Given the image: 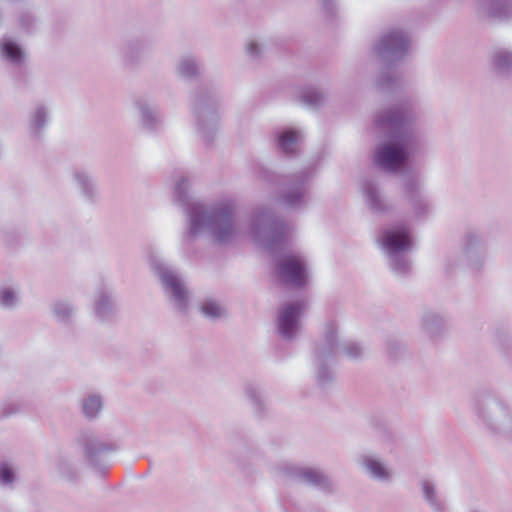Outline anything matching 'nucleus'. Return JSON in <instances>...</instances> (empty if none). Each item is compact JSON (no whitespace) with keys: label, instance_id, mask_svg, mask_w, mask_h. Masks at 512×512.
Returning <instances> with one entry per match:
<instances>
[{"label":"nucleus","instance_id":"09e8293b","mask_svg":"<svg viewBox=\"0 0 512 512\" xmlns=\"http://www.w3.org/2000/svg\"><path fill=\"white\" fill-rule=\"evenodd\" d=\"M13 412H14V410H13V411H11V412H5V415H9V414H11V413H13Z\"/></svg>","mask_w":512,"mask_h":512},{"label":"nucleus","instance_id":"a19ab883","mask_svg":"<svg viewBox=\"0 0 512 512\" xmlns=\"http://www.w3.org/2000/svg\"><path fill=\"white\" fill-rule=\"evenodd\" d=\"M53 314L60 322L66 323L73 315L72 305L66 301H56L52 306Z\"/></svg>","mask_w":512,"mask_h":512},{"label":"nucleus","instance_id":"4468645a","mask_svg":"<svg viewBox=\"0 0 512 512\" xmlns=\"http://www.w3.org/2000/svg\"><path fill=\"white\" fill-rule=\"evenodd\" d=\"M360 465L365 473L372 479L382 483L391 482L394 471L380 456L373 453H365L360 456Z\"/></svg>","mask_w":512,"mask_h":512},{"label":"nucleus","instance_id":"6ab92c4d","mask_svg":"<svg viewBox=\"0 0 512 512\" xmlns=\"http://www.w3.org/2000/svg\"><path fill=\"white\" fill-rule=\"evenodd\" d=\"M50 119V109L43 103H36L28 116L27 129L32 138H40Z\"/></svg>","mask_w":512,"mask_h":512},{"label":"nucleus","instance_id":"49530a36","mask_svg":"<svg viewBox=\"0 0 512 512\" xmlns=\"http://www.w3.org/2000/svg\"><path fill=\"white\" fill-rule=\"evenodd\" d=\"M20 21H21V24L23 27H28V25L32 21V18H31V16L26 15V16H23Z\"/></svg>","mask_w":512,"mask_h":512},{"label":"nucleus","instance_id":"393cba45","mask_svg":"<svg viewBox=\"0 0 512 512\" xmlns=\"http://www.w3.org/2000/svg\"><path fill=\"white\" fill-rule=\"evenodd\" d=\"M481 9L488 17L497 20L512 16V4L506 0H484Z\"/></svg>","mask_w":512,"mask_h":512},{"label":"nucleus","instance_id":"ddd939ff","mask_svg":"<svg viewBox=\"0 0 512 512\" xmlns=\"http://www.w3.org/2000/svg\"><path fill=\"white\" fill-rule=\"evenodd\" d=\"M403 194L411 206L413 218H425L430 211V204L422 192V183L416 176H408L403 181Z\"/></svg>","mask_w":512,"mask_h":512},{"label":"nucleus","instance_id":"9d476101","mask_svg":"<svg viewBox=\"0 0 512 512\" xmlns=\"http://www.w3.org/2000/svg\"><path fill=\"white\" fill-rule=\"evenodd\" d=\"M410 35L407 31L394 28L385 33L374 46L376 54L386 62L403 59L409 52Z\"/></svg>","mask_w":512,"mask_h":512},{"label":"nucleus","instance_id":"423d86ee","mask_svg":"<svg viewBox=\"0 0 512 512\" xmlns=\"http://www.w3.org/2000/svg\"><path fill=\"white\" fill-rule=\"evenodd\" d=\"M148 261L172 305L178 311L186 312L190 305L191 296L181 276L154 252L149 254Z\"/></svg>","mask_w":512,"mask_h":512},{"label":"nucleus","instance_id":"aec40b11","mask_svg":"<svg viewBox=\"0 0 512 512\" xmlns=\"http://www.w3.org/2000/svg\"><path fill=\"white\" fill-rule=\"evenodd\" d=\"M72 176L81 197L88 203L96 202L99 191L91 173L85 169H75Z\"/></svg>","mask_w":512,"mask_h":512},{"label":"nucleus","instance_id":"79ce46f5","mask_svg":"<svg viewBox=\"0 0 512 512\" xmlns=\"http://www.w3.org/2000/svg\"><path fill=\"white\" fill-rule=\"evenodd\" d=\"M15 480V472L8 464L0 465V483L2 485H12Z\"/></svg>","mask_w":512,"mask_h":512},{"label":"nucleus","instance_id":"9b49d317","mask_svg":"<svg viewBox=\"0 0 512 512\" xmlns=\"http://www.w3.org/2000/svg\"><path fill=\"white\" fill-rule=\"evenodd\" d=\"M282 282L293 287H303L308 281V263L304 256L295 253L283 255L277 264Z\"/></svg>","mask_w":512,"mask_h":512},{"label":"nucleus","instance_id":"39448f33","mask_svg":"<svg viewBox=\"0 0 512 512\" xmlns=\"http://www.w3.org/2000/svg\"><path fill=\"white\" fill-rule=\"evenodd\" d=\"M477 418L494 433H512V415L508 407L494 394L481 392L475 396L474 406Z\"/></svg>","mask_w":512,"mask_h":512},{"label":"nucleus","instance_id":"6e6552de","mask_svg":"<svg viewBox=\"0 0 512 512\" xmlns=\"http://www.w3.org/2000/svg\"><path fill=\"white\" fill-rule=\"evenodd\" d=\"M338 355L337 327L335 322L326 323L322 340L315 348L316 379L325 387L333 381V373L327 364L332 363Z\"/></svg>","mask_w":512,"mask_h":512},{"label":"nucleus","instance_id":"5701e85b","mask_svg":"<svg viewBox=\"0 0 512 512\" xmlns=\"http://www.w3.org/2000/svg\"><path fill=\"white\" fill-rule=\"evenodd\" d=\"M148 51V43L144 39H132L122 49V57L126 64L139 63Z\"/></svg>","mask_w":512,"mask_h":512},{"label":"nucleus","instance_id":"72a5a7b5","mask_svg":"<svg viewBox=\"0 0 512 512\" xmlns=\"http://www.w3.org/2000/svg\"><path fill=\"white\" fill-rule=\"evenodd\" d=\"M177 72L183 78L193 79L200 75V68L194 57L184 56L178 62Z\"/></svg>","mask_w":512,"mask_h":512},{"label":"nucleus","instance_id":"c9c22d12","mask_svg":"<svg viewBox=\"0 0 512 512\" xmlns=\"http://www.w3.org/2000/svg\"><path fill=\"white\" fill-rule=\"evenodd\" d=\"M246 56L252 61L260 60L265 51V46L262 41L257 38H249L244 45Z\"/></svg>","mask_w":512,"mask_h":512},{"label":"nucleus","instance_id":"b1692460","mask_svg":"<svg viewBox=\"0 0 512 512\" xmlns=\"http://www.w3.org/2000/svg\"><path fill=\"white\" fill-rule=\"evenodd\" d=\"M445 329V319L434 311H426L422 316V330L430 339L439 337Z\"/></svg>","mask_w":512,"mask_h":512},{"label":"nucleus","instance_id":"a211bd4d","mask_svg":"<svg viewBox=\"0 0 512 512\" xmlns=\"http://www.w3.org/2000/svg\"><path fill=\"white\" fill-rule=\"evenodd\" d=\"M78 442L82 446L85 456L90 461L95 460L100 455L114 450V446L105 442L95 433L83 431L78 437Z\"/></svg>","mask_w":512,"mask_h":512},{"label":"nucleus","instance_id":"4be33fe9","mask_svg":"<svg viewBox=\"0 0 512 512\" xmlns=\"http://www.w3.org/2000/svg\"><path fill=\"white\" fill-rule=\"evenodd\" d=\"M93 310L95 316L100 320H107L114 315L115 306L106 288H102L96 292Z\"/></svg>","mask_w":512,"mask_h":512},{"label":"nucleus","instance_id":"7ed1b4c3","mask_svg":"<svg viewBox=\"0 0 512 512\" xmlns=\"http://www.w3.org/2000/svg\"><path fill=\"white\" fill-rule=\"evenodd\" d=\"M292 232V225L276 217L271 208L259 207L254 211L249 234L266 250L275 252L285 247Z\"/></svg>","mask_w":512,"mask_h":512},{"label":"nucleus","instance_id":"8fccbe9b","mask_svg":"<svg viewBox=\"0 0 512 512\" xmlns=\"http://www.w3.org/2000/svg\"><path fill=\"white\" fill-rule=\"evenodd\" d=\"M243 470H244L245 473H248L246 467H243Z\"/></svg>","mask_w":512,"mask_h":512},{"label":"nucleus","instance_id":"58836bf2","mask_svg":"<svg viewBox=\"0 0 512 512\" xmlns=\"http://www.w3.org/2000/svg\"><path fill=\"white\" fill-rule=\"evenodd\" d=\"M57 471L61 477L67 480H74L78 475V471L73 461L68 457H61L57 462Z\"/></svg>","mask_w":512,"mask_h":512},{"label":"nucleus","instance_id":"412c9836","mask_svg":"<svg viewBox=\"0 0 512 512\" xmlns=\"http://www.w3.org/2000/svg\"><path fill=\"white\" fill-rule=\"evenodd\" d=\"M362 190L367 206L374 213H383L389 210L390 206L375 181L366 180L363 183Z\"/></svg>","mask_w":512,"mask_h":512},{"label":"nucleus","instance_id":"c756f323","mask_svg":"<svg viewBox=\"0 0 512 512\" xmlns=\"http://www.w3.org/2000/svg\"><path fill=\"white\" fill-rule=\"evenodd\" d=\"M244 395L251 403L255 413L262 415L266 410V400L260 385L247 383L244 386Z\"/></svg>","mask_w":512,"mask_h":512},{"label":"nucleus","instance_id":"f03ea898","mask_svg":"<svg viewBox=\"0 0 512 512\" xmlns=\"http://www.w3.org/2000/svg\"><path fill=\"white\" fill-rule=\"evenodd\" d=\"M416 121L417 115L408 102L377 113L375 125L387 134L377 145L374 153L375 163L379 168L396 173L404 166L418 141Z\"/></svg>","mask_w":512,"mask_h":512},{"label":"nucleus","instance_id":"ea45409f","mask_svg":"<svg viewBox=\"0 0 512 512\" xmlns=\"http://www.w3.org/2000/svg\"><path fill=\"white\" fill-rule=\"evenodd\" d=\"M312 487L318 488L325 494H334L337 491L335 482L323 470H320Z\"/></svg>","mask_w":512,"mask_h":512},{"label":"nucleus","instance_id":"f257e3e1","mask_svg":"<svg viewBox=\"0 0 512 512\" xmlns=\"http://www.w3.org/2000/svg\"><path fill=\"white\" fill-rule=\"evenodd\" d=\"M191 181L186 174L174 177V200L184 207L186 232L184 241L207 237L214 243L226 245L240 235L236 222V204L232 199H222L213 203L193 200L190 196Z\"/></svg>","mask_w":512,"mask_h":512},{"label":"nucleus","instance_id":"473e14b6","mask_svg":"<svg viewBox=\"0 0 512 512\" xmlns=\"http://www.w3.org/2000/svg\"><path fill=\"white\" fill-rule=\"evenodd\" d=\"M199 309L206 318L211 320L221 319L227 314L225 306L214 298L204 299Z\"/></svg>","mask_w":512,"mask_h":512},{"label":"nucleus","instance_id":"1a4fd4ad","mask_svg":"<svg viewBox=\"0 0 512 512\" xmlns=\"http://www.w3.org/2000/svg\"><path fill=\"white\" fill-rule=\"evenodd\" d=\"M307 308V302L303 299L287 301L278 309L276 325L280 337L287 341H293L301 331V317Z\"/></svg>","mask_w":512,"mask_h":512},{"label":"nucleus","instance_id":"de8ad7c7","mask_svg":"<svg viewBox=\"0 0 512 512\" xmlns=\"http://www.w3.org/2000/svg\"><path fill=\"white\" fill-rule=\"evenodd\" d=\"M264 177H265V179H266L267 181H271V180H272V179H271V177H270V175H268V174H267V175H265Z\"/></svg>","mask_w":512,"mask_h":512},{"label":"nucleus","instance_id":"e433bc0d","mask_svg":"<svg viewBox=\"0 0 512 512\" xmlns=\"http://www.w3.org/2000/svg\"><path fill=\"white\" fill-rule=\"evenodd\" d=\"M374 437L384 449H391L395 442L393 433L382 424L374 426Z\"/></svg>","mask_w":512,"mask_h":512},{"label":"nucleus","instance_id":"2eb2a0df","mask_svg":"<svg viewBox=\"0 0 512 512\" xmlns=\"http://www.w3.org/2000/svg\"><path fill=\"white\" fill-rule=\"evenodd\" d=\"M321 469L282 463L275 467V472L287 481L312 486Z\"/></svg>","mask_w":512,"mask_h":512},{"label":"nucleus","instance_id":"a18cd8bd","mask_svg":"<svg viewBox=\"0 0 512 512\" xmlns=\"http://www.w3.org/2000/svg\"><path fill=\"white\" fill-rule=\"evenodd\" d=\"M392 78L389 76V75H386V74H381L379 79H378V85L381 87V88H385L386 86H388L390 83H392Z\"/></svg>","mask_w":512,"mask_h":512},{"label":"nucleus","instance_id":"a878e982","mask_svg":"<svg viewBox=\"0 0 512 512\" xmlns=\"http://www.w3.org/2000/svg\"><path fill=\"white\" fill-rule=\"evenodd\" d=\"M423 498L433 512H444L445 503L440 499L436 484L429 479L420 481Z\"/></svg>","mask_w":512,"mask_h":512},{"label":"nucleus","instance_id":"c03bdc74","mask_svg":"<svg viewBox=\"0 0 512 512\" xmlns=\"http://www.w3.org/2000/svg\"><path fill=\"white\" fill-rule=\"evenodd\" d=\"M323 9L328 14H333L336 8L335 0H320Z\"/></svg>","mask_w":512,"mask_h":512},{"label":"nucleus","instance_id":"dca6fc26","mask_svg":"<svg viewBox=\"0 0 512 512\" xmlns=\"http://www.w3.org/2000/svg\"><path fill=\"white\" fill-rule=\"evenodd\" d=\"M134 107L138 111L141 125L147 130H155L162 124V116L150 97L139 96L134 99Z\"/></svg>","mask_w":512,"mask_h":512},{"label":"nucleus","instance_id":"2f4dec72","mask_svg":"<svg viewBox=\"0 0 512 512\" xmlns=\"http://www.w3.org/2000/svg\"><path fill=\"white\" fill-rule=\"evenodd\" d=\"M20 303V289L17 285L0 287V307L6 310L15 309Z\"/></svg>","mask_w":512,"mask_h":512},{"label":"nucleus","instance_id":"cd10ccee","mask_svg":"<svg viewBox=\"0 0 512 512\" xmlns=\"http://www.w3.org/2000/svg\"><path fill=\"white\" fill-rule=\"evenodd\" d=\"M301 104L309 108H319L326 102L327 95L323 90L313 86L303 87L298 95Z\"/></svg>","mask_w":512,"mask_h":512},{"label":"nucleus","instance_id":"f3484780","mask_svg":"<svg viewBox=\"0 0 512 512\" xmlns=\"http://www.w3.org/2000/svg\"><path fill=\"white\" fill-rule=\"evenodd\" d=\"M483 241L481 235L476 231H467L462 239V256L467 262L478 267L483 259Z\"/></svg>","mask_w":512,"mask_h":512},{"label":"nucleus","instance_id":"bb28decb","mask_svg":"<svg viewBox=\"0 0 512 512\" xmlns=\"http://www.w3.org/2000/svg\"><path fill=\"white\" fill-rule=\"evenodd\" d=\"M275 139L279 149L286 153L291 154L295 152L298 142L301 139V132L297 129H284L279 132H275Z\"/></svg>","mask_w":512,"mask_h":512},{"label":"nucleus","instance_id":"37998d69","mask_svg":"<svg viewBox=\"0 0 512 512\" xmlns=\"http://www.w3.org/2000/svg\"><path fill=\"white\" fill-rule=\"evenodd\" d=\"M403 349V344L396 339H390L386 342V350L391 358H396Z\"/></svg>","mask_w":512,"mask_h":512},{"label":"nucleus","instance_id":"20e7f679","mask_svg":"<svg viewBox=\"0 0 512 512\" xmlns=\"http://www.w3.org/2000/svg\"><path fill=\"white\" fill-rule=\"evenodd\" d=\"M391 269L398 275L410 271V262L406 254L413 248L411 231L404 225L385 229L380 238Z\"/></svg>","mask_w":512,"mask_h":512},{"label":"nucleus","instance_id":"f8f14e48","mask_svg":"<svg viewBox=\"0 0 512 512\" xmlns=\"http://www.w3.org/2000/svg\"><path fill=\"white\" fill-rule=\"evenodd\" d=\"M310 179L308 172H300L291 177L280 195L282 204L289 208H300L307 203V182Z\"/></svg>","mask_w":512,"mask_h":512},{"label":"nucleus","instance_id":"7c9ffc66","mask_svg":"<svg viewBox=\"0 0 512 512\" xmlns=\"http://www.w3.org/2000/svg\"><path fill=\"white\" fill-rule=\"evenodd\" d=\"M0 53L3 58L14 65H21L25 59V53L22 48L10 39H3L0 43Z\"/></svg>","mask_w":512,"mask_h":512},{"label":"nucleus","instance_id":"c85d7f7f","mask_svg":"<svg viewBox=\"0 0 512 512\" xmlns=\"http://www.w3.org/2000/svg\"><path fill=\"white\" fill-rule=\"evenodd\" d=\"M491 66L493 70L501 75L512 71V51L505 48H498L491 55Z\"/></svg>","mask_w":512,"mask_h":512},{"label":"nucleus","instance_id":"4c0bfd02","mask_svg":"<svg viewBox=\"0 0 512 512\" xmlns=\"http://www.w3.org/2000/svg\"><path fill=\"white\" fill-rule=\"evenodd\" d=\"M335 325H337L335 323ZM338 328V326H336ZM337 343L339 344V340L337 339ZM342 352L347 358L352 360L360 359L364 356L365 350L364 348L357 342L348 341L342 344L341 348L338 345V353Z\"/></svg>","mask_w":512,"mask_h":512},{"label":"nucleus","instance_id":"0eeeda50","mask_svg":"<svg viewBox=\"0 0 512 512\" xmlns=\"http://www.w3.org/2000/svg\"><path fill=\"white\" fill-rule=\"evenodd\" d=\"M218 96L215 92L201 90L193 96L192 110L195 116L196 130L206 144H211L219 128L217 110Z\"/></svg>","mask_w":512,"mask_h":512},{"label":"nucleus","instance_id":"f704fd0d","mask_svg":"<svg viewBox=\"0 0 512 512\" xmlns=\"http://www.w3.org/2000/svg\"><path fill=\"white\" fill-rule=\"evenodd\" d=\"M102 398L97 394H91L82 401V411L86 418L93 419L99 415L102 410Z\"/></svg>","mask_w":512,"mask_h":512}]
</instances>
